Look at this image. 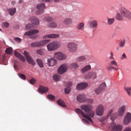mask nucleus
I'll return each mask as SVG.
<instances>
[{"label": "nucleus", "mask_w": 131, "mask_h": 131, "mask_svg": "<svg viewBox=\"0 0 131 131\" xmlns=\"http://www.w3.org/2000/svg\"><path fill=\"white\" fill-rule=\"evenodd\" d=\"M53 79L56 81H58L60 78V75L55 74L53 76Z\"/></svg>", "instance_id": "34"}, {"label": "nucleus", "mask_w": 131, "mask_h": 131, "mask_svg": "<svg viewBox=\"0 0 131 131\" xmlns=\"http://www.w3.org/2000/svg\"><path fill=\"white\" fill-rule=\"evenodd\" d=\"M22 2V0H19L18 3L19 4H21Z\"/></svg>", "instance_id": "63"}, {"label": "nucleus", "mask_w": 131, "mask_h": 131, "mask_svg": "<svg viewBox=\"0 0 131 131\" xmlns=\"http://www.w3.org/2000/svg\"><path fill=\"white\" fill-rule=\"evenodd\" d=\"M85 96L84 95H79L77 97L76 100L78 102H85Z\"/></svg>", "instance_id": "19"}, {"label": "nucleus", "mask_w": 131, "mask_h": 131, "mask_svg": "<svg viewBox=\"0 0 131 131\" xmlns=\"http://www.w3.org/2000/svg\"><path fill=\"white\" fill-rule=\"evenodd\" d=\"M126 58V57L125 54L124 53H123L122 54L121 58V59H123L124 58Z\"/></svg>", "instance_id": "60"}, {"label": "nucleus", "mask_w": 131, "mask_h": 131, "mask_svg": "<svg viewBox=\"0 0 131 131\" xmlns=\"http://www.w3.org/2000/svg\"><path fill=\"white\" fill-rule=\"evenodd\" d=\"M36 53L40 55H43L44 54L43 50L42 49H41L37 50L36 51Z\"/></svg>", "instance_id": "38"}, {"label": "nucleus", "mask_w": 131, "mask_h": 131, "mask_svg": "<svg viewBox=\"0 0 131 131\" xmlns=\"http://www.w3.org/2000/svg\"><path fill=\"white\" fill-rule=\"evenodd\" d=\"M104 111V107L102 104H99L96 106L95 110L96 115L99 116L103 115Z\"/></svg>", "instance_id": "6"}, {"label": "nucleus", "mask_w": 131, "mask_h": 131, "mask_svg": "<svg viewBox=\"0 0 131 131\" xmlns=\"http://www.w3.org/2000/svg\"><path fill=\"white\" fill-rule=\"evenodd\" d=\"M81 108L85 112L88 113V115L93 118L95 115V113L93 110L92 106L90 105H82L80 106Z\"/></svg>", "instance_id": "2"}, {"label": "nucleus", "mask_w": 131, "mask_h": 131, "mask_svg": "<svg viewBox=\"0 0 131 131\" xmlns=\"http://www.w3.org/2000/svg\"><path fill=\"white\" fill-rule=\"evenodd\" d=\"M91 68L90 65L89 64L85 66L81 69V72L82 73L85 72L90 70Z\"/></svg>", "instance_id": "28"}, {"label": "nucleus", "mask_w": 131, "mask_h": 131, "mask_svg": "<svg viewBox=\"0 0 131 131\" xmlns=\"http://www.w3.org/2000/svg\"><path fill=\"white\" fill-rule=\"evenodd\" d=\"M14 40L17 42L20 43L21 41V39L19 38H15L14 39Z\"/></svg>", "instance_id": "51"}, {"label": "nucleus", "mask_w": 131, "mask_h": 131, "mask_svg": "<svg viewBox=\"0 0 131 131\" xmlns=\"http://www.w3.org/2000/svg\"><path fill=\"white\" fill-rule=\"evenodd\" d=\"M114 21V18H108L107 19V24L108 25H111L112 24Z\"/></svg>", "instance_id": "36"}, {"label": "nucleus", "mask_w": 131, "mask_h": 131, "mask_svg": "<svg viewBox=\"0 0 131 131\" xmlns=\"http://www.w3.org/2000/svg\"><path fill=\"white\" fill-rule=\"evenodd\" d=\"M124 90L127 92L129 95H130L131 87L128 88H124Z\"/></svg>", "instance_id": "44"}, {"label": "nucleus", "mask_w": 131, "mask_h": 131, "mask_svg": "<svg viewBox=\"0 0 131 131\" xmlns=\"http://www.w3.org/2000/svg\"><path fill=\"white\" fill-rule=\"evenodd\" d=\"M112 69H114L115 71H117L118 70V69L116 68H115L113 66L112 67Z\"/></svg>", "instance_id": "61"}, {"label": "nucleus", "mask_w": 131, "mask_h": 131, "mask_svg": "<svg viewBox=\"0 0 131 131\" xmlns=\"http://www.w3.org/2000/svg\"><path fill=\"white\" fill-rule=\"evenodd\" d=\"M82 120L84 121V123L85 124H89V122L88 121H87V120H86V119H83Z\"/></svg>", "instance_id": "59"}, {"label": "nucleus", "mask_w": 131, "mask_h": 131, "mask_svg": "<svg viewBox=\"0 0 131 131\" xmlns=\"http://www.w3.org/2000/svg\"><path fill=\"white\" fill-rule=\"evenodd\" d=\"M36 61L40 67L42 68L43 67V65L41 59H37L36 60Z\"/></svg>", "instance_id": "35"}, {"label": "nucleus", "mask_w": 131, "mask_h": 131, "mask_svg": "<svg viewBox=\"0 0 131 131\" xmlns=\"http://www.w3.org/2000/svg\"><path fill=\"white\" fill-rule=\"evenodd\" d=\"M113 112V110H111L109 111V113H108V114L106 116V117L103 116L102 117H101V118H100L99 119V120L101 122H103L105 120H106L107 118L110 116L111 113H112Z\"/></svg>", "instance_id": "25"}, {"label": "nucleus", "mask_w": 131, "mask_h": 131, "mask_svg": "<svg viewBox=\"0 0 131 131\" xmlns=\"http://www.w3.org/2000/svg\"><path fill=\"white\" fill-rule=\"evenodd\" d=\"M50 41V40L49 39L43 40L31 43L30 45L32 47H41L44 46Z\"/></svg>", "instance_id": "3"}, {"label": "nucleus", "mask_w": 131, "mask_h": 131, "mask_svg": "<svg viewBox=\"0 0 131 131\" xmlns=\"http://www.w3.org/2000/svg\"><path fill=\"white\" fill-rule=\"evenodd\" d=\"M113 67V66H108L107 67V69L109 72H111L112 70V69Z\"/></svg>", "instance_id": "54"}, {"label": "nucleus", "mask_w": 131, "mask_h": 131, "mask_svg": "<svg viewBox=\"0 0 131 131\" xmlns=\"http://www.w3.org/2000/svg\"><path fill=\"white\" fill-rule=\"evenodd\" d=\"M77 28L79 30H83L84 28V24L82 22L80 23L77 26Z\"/></svg>", "instance_id": "31"}, {"label": "nucleus", "mask_w": 131, "mask_h": 131, "mask_svg": "<svg viewBox=\"0 0 131 131\" xmlns=\"http://www.w3.org/2000/svg\"><path fill=\"white\" fill-rule=\"evenodd\" d=\"M39 32V30H37L32 29L25 32L24 34V35L30 36L38 33Z\"/></svg>", "instance_id": "17"}, {"label": "nucleus", "mask_w": 131, "mask_h": 131, "mask_svg": "<svg viewBox=\"0 0 131 131\" xmlns=\"http://www.w3.org/2000/svg\"><path fill=\"white\" fill-rule=\"evenodd\" d=\"M125 43V40H121L119 43V47L120 48L124 47Z\"/></svg>", "instance_id": "30"}, {"label": "nucleus", "mask_w": 131, "mask_h": 131, "mask_svg": "<svg viewBox=\"0 0 131 131\" xmlns=\"http://www.w3.org/2000/svg\"><path fill=\"white\" fill-rule=\"evenodd\" d=\"M106 87V85L105 82H102L100 84L97 88L95 90V93L97 94H100L103 92Z\"/></svg>", "instance_id": "8"}, {"label": "nucleus", "mask_w": 131, "mask_h": 131, "mask_svg": "<svg viewBox=\"0 0 131 131\" xmlns=\"http://www.w3.org/2000/svg\"><path fill=\"white\" fill-rule=\"evenodd\" d=\"M48 98L51 100H54L55 98V96L51 94H50L48 95L47 96Z\"/></svg>", "instance_id": "41"}, {"label": "nucleus", "mask_w": 131, "mask_h": 131, "mask_svg": "<svg viewBox=\"0 0 131 131\" xmlns=\"http://www.w3.org/2000/svg\"><path fill=\"white\" fill-rule=\"evenodd\" d=\"M45 21L47 22H50L52 20V18L50 17H45L44 18Z\"/></svg>", "instance_id": "42"}, {"label": "nucleus", "mask_w": 131, "mask_h": 131, "mask_svg": "<svg viewBox=\"0 0 131 131\" xmlns=\"http://www.w3.org/2000/svg\"><path fill=\"white\" fill-rule=\"evenodd\" d=\"M18 62V61L17 60H15L14 61V63H16H16Z\"/></svg>", "instance_id": "64"}, {"label": "nucleus", "mask_w": 131, "mask_h": 131, "mask_svg": "<svg viewBox=\"0 0 131 131\" xmlns=\"http://www.w3.org/2000/svg\"><path fill=\"white\" fill-rule=\"evenodd\" d=\"M68 67L66 64H64L60 66L58 69V73L62 74L65 72L67 70Z\"/></svg>", "instance_id": "14"}, {"label": "nucleus", "mask_w": 131, "mask_h": 131, "mask_svg": "<svg viewBox=\"0 0 131 131\" xmlns=\"http://www.w3.org/2000/svg\"><path fill=\"white\" fill-rule=\"evenodd\" d=\"M41 0L42 1H43V2H50L51 1H52V0Z\"/></svg>", "instance_id": "62"}, {"label": "nucleus", "mask_w": 131, "mask_h": 131, "mask_svg": "<svg viewBox=\"0 0 131 131\" xmlns=\"http://www.w3.org/2000/svg\"><path fill=\"white\" fill-rule=\"evenodd\" d=\"M59 37V34H52L45 35L43 37V38L46 39L48 38H56Z\"/></svg>", "instance_id": "21"}, {"label": "nucleus", "mask_w": 131, "mask_h": 131, "mask_svg": "<svg viewBox=\"0 0 131 131\" xmlns=\"http://www.w3.org/2000/svg\"><path fill=\"white\" fill-rule=\"evenodd\" d=\"M57 102L60 106L63 107H66L67 106L64 101L61 99L57 101Z\"/></svg>", "instance_id": "27"}, {"label": "nucleus", "mask_w": 131, "mask_h": 131, "mask_svg": "<svg viewBox=\"0 0 131 131\" xmlns=\"http://www.w3.org/2000/svg\"><path fill=\"white\" fill-rule=\"evenodd\" d=\"M90 27L91 28L95 29L97 28V21L96 20H92L89 22Z\"/></svg>", "instance_id": "18"}, {"label": "nucleus", "mask_w": 131, "mask_h": 131, "mask_svg": "<svg viewBox=\"0 0 131 131\" xmlns=\"http://www.w3.org/2000/svg\"><path fill=\"white\" fill-rule=\"evenodd\" d=\"M86 59V56H81L78 58L76 59V60L77 61H83L85 60Z\"/></svg>", "instance_id": "33"}, {"label": "nucleus", "mask_w": 131, "mask_h": 131, "mask_svg": "<svg viewBox=\"0 0 131 131\" xmlns=\"http://www.w3.org/2000/svg\"><path fill=\"white\" fill-rule=\"evenodd\" d=\"M70 91V89L69 88H67L65 89L64 92L65 94H69Z\"/></svg>", "instance_id": "47"}, {"label": "nucleus", "mask_w": 131, "mask_h": 131, "mask_svg": "<svg viewBox=\"0 0 131 131\" xmlns=\"http://www.w3.org/2000/svg\"><path fill=\"white\" fill-rule=\"evenodd\" d=\"M70 66L72 68L75 69H77L79 67L78 64L77 63H75L71 64Z\"/></svg>", "instance_id": "39"}, {"label": "nucleus", "mask_w": 131, "mask_h": 131, "mask_svg": "<svg viewBox=\"0 0 131 131\" xmlns=\"http://www.w3.org/2000/svg\"><path fill=\"white\" fill-rule=\"evenodd\" d=\"M14 54L16 57H18L22 62H25L26 61V60L24 57L18 52L17 51H15Z\"/></svg>", "instance_id": "22"}, {"label": "nucleus", "mask_w": 131, "mask_h": 131, "mask_svg": "<svg viewBox=\"0 0 131 131\" xmlns=\"http://www.w3.org/2000/svg\"><path fill=\"white\" fill-rule=\"evenodd\" d=\"M14 68L16 70H18V67L17 65L16 64V63H14Z\"/></svg>", "instance_id": "58"}, {"label": "nucleus", "mask_w": 131, "mask_h": 131, "mask_svg": "<svg viewBox=\"0 0 131 131\" xmlns=\"http://www.w3.org/2000/svg\"><path fill=\"white\" fill-rule=\"evenodd\" d=\"M72 85V83L71 82H69L67 83V86L68 87H70Z\"/></svg>", "instance_id": "57"}, {"label": "nucleus", "mask_w": 131, "mask_h": 131, "mask_svg": "<svg viewBox=\"0 0 131 131\" xmlns=\"http://www.w3.org/2000/svg\"><path fill=\"white\" fill-rule=\"evenodd\" d=\"M56 60L54 58H51L48 59L47 60V63L49 67H53L57 64Z\"/></svg>", "instance_id": "16"}, {"label": "nucleus", "mask_w": 131, "mask_h": 131, "mask_svg": "<svg viewBox=\"0 0 131 131\" xmlns=\"http://www.w3.org/2000/svg\"><path fill=\"white\" fill-rule=\"evenodd\" d=\"M111 125L113 131H121L122 129V126L120 124L115 125V123L113 122L111 123Z\"/></svg>", "instance_id": "11"}, {"label": "nucleus", "mask_w": 131, "mask_h": 131, "mask_svg": "<svg viewBox=\"0 0 131 131\" xmlns=\"http://www.w3.org/2000/svg\"><path fill=\"white\" fill-rule=\"evenodd\" d=\"M24 53L28 62L33 66L35 64V63L33 58L30 57L29 53L26 51H25Z\"/></svg>", "instance_id": "9"}, {"label": "nucleus", "mask_w": 131, "mask_h": 131, "mask_svg": "<svg viewBox=\"0 0 131 131\" xmlns=\"http://www.w3.org/2000/svg\"><path fill=\"white\" fill-rule=\"evenodd\" d=\"M112 110H113V111L114 110L113 109H112ZM117 113H115L112 115L111 114L110 116H111L110 119L112 121H114L117 117Z\"/></svg>", "instance_id": "32"}, {"label": "nucleus", "mask_w": 131, "mask_h": 131, "mask_svg": "<svg viewBox=\"0 0 131 131\" xmlns=\"http://www.w3.org/2000/svg\"><path fill=\"white\" fill-rule=\"evenodd\" d=\"M61 44L58 42H54L49 43L47 45V47L48 51H52L55 50L60 46Z\"/></svg>", "instance_id": "4"}, {"label": "nucleus", "mask_w": 131, "mask_h": 131, "mask_svg": "<svg viewBox=\"0 0 131 131\" xmlns=\"http://www.w3.org/2000/svg\"><path fill=\"white\" fill-rule=\"evenodd\" d=\"M36 81V80L35 78H31V79L30 80V83L32 84H34V83Z\"/></svg>", "instance_id": "49"}, {"label": "nucleus", "mask_w": 131, "mask_h": 131, "mask_svg": "<svg viewBox=\"0 0 131 131\" xmlns=\"http://www.w3.org/2000/svg\"><path fill=\"white\" fill-rule=\"evenodd\" d=\"M110 64L111 65L117 67H118L117 62L115 60H113L110 62Z\"/></svg>", "instance_id": "45"}, {"label": "nucleus", "mask_w": 131, "mask_h": 131, "mask_svg": "<svg viewBox=\"0 0 131 131\" xmlns=\"http://www.w3.org/2000/svg\"><path fill=\"white\" fill-rule=\"evenodd\" d=\"M131 122V114L129 113H127L123 120V123L125 125L129 124Z\"/></svg>", "instance_id": "13"}, {"label": "nucleus", "mask_w": 131, "mask_h": 131, "mask_svg": "<svg viewBox=\"0 0 131 131\" xmlns=\"http://www.w3.org/2000/svg\"><path fill=\"white\" fill-rule=\"evenodd\" d=\"M76 89L78 90L82 89L81 83L77 85Z\"/></svg>", "instance_id": "48"}, {"label": "nucleus", "mask_w": 131, "mask_h": 131, "mask_svg": "<svg viewBox=\"0 0 131 131\" xmlns=\"http://www.w3.org/2000/svg\"><path fill=\"white\" fill-rule=\"evenodd\" d=\"M29 20L32 24L35 25H38L39 24V20L36 17L33 16L29 18Z\"/></svg>", "instance_id": "20"}, {"label": "nucleus", "mask_w": 131, "mask_h": 131, "mask_svg": "<svg viewBox=\"0 0 131 131\" xmlns=\"http://www.w3.org/2000/svg\"><path fill=\"white\" fill-rule=\"evenodd\" d=\"M124 131H131V128L129 127H127Z\"/></svg>", "instance_id": "56"}, {"label": "nucleus", "mask_w": 131, "mask_h": 131, "mask_svg": "<svg viewBox=\"0 0 131 131\" xmlns=\"http://www.w3.org/2000/svg\"><path fill=\"white\" fill-rule=\"evenodd\" d=\"M72 22V20L71 18H65L63 21V23L66 25H69L71 24Z\"/></svg>", "instance_id": "26"}, {"label": "nucleus", "mask_w": 131, "mask_h": 131, "mask_svg": "<svg viewBox=\"0 0 131 131\" xmlns=\"http://www.w3.org/2000/svg\"><path fill=\"white\" fill-rule=\"evenodd\" d=\"M9 24L8 23L5 22L3 23V26L6 27H9Z\"/></svg>", "instance_id": "53"}, {"label": "nucleus", "mask_w": 131, "mask_h": 131, "mask_svg": "<svg viewBox=\"0 0 131 131\" xmlns=\"http://www.w3.org/2000/svg\"><path fill=\"white\" fill-rule=\"evenodd\" d=\"M93 100L91 99H85V102L89 103H93Z\"/></svg>", "instance_id": "50"}, {"label": "nucleus", "mask_w": 131, "mask_h": 131, "mask_svg": "<svg viewBox=\"0 0 131 131\" xmlns=\"http://www.w3.org/2000/svg\"><path fill=\"white\" fill-rule=\"evenodd\" d=\"M12 51L13 49L12 48L10 47L7 48L5 50V52L6 54H10L12 53Z\"/></svg>", "instance_id": "37"}, {"label": "nucleus", "mask_w": 131, "mask_h": 131, "mask_svg": "<svg viewBox=\"0 0 131 131\" xmlns=\"http://www.w3.org/2000/svg\"><path fill=\"white\" fill-rule=\"evenodd\" d=\"M116 18L118 20H121L124 19L131 18V12L124 7L119 9V13H118L116 15Z\"/></svg>", "instance_id": "1"}, {"label": "nucleus", "mask_w": 131, "mask_h": 131, "mask_svg": "<svg viewBox=\"0 0 131 131\" xmlns=\"http://www.w3.org/2000/svg\"><path fill=\"white\" fill-rule=\"evenodd\" d=\"M75 112L78 114H81L84 117L92 123H93V122L91 118L88 115L85 114L81 109L77 108L75 110Z\"/></svg>", "instance_id": "7"}, {"label": "nucleus", "mask_w": 131, "mask_h": 131, "mask_svg": "<svg viewBox=\"0 0 131 131\" xmlns=\"http://www.w3.org/2000/svg\"><path fill=\"white\" fill-rule=\"evenodd\" d=\"M9 14L11 15H13L16 12V8H13L11 9H8Z\"/></svg>", "instance_id": "29"}, {"label": "nucleus", "mask_w": 131, "mask_h": 131, "mask_svg": "<svg viewBox=\"0 0 131 131\" xmlns=\"http://www.w3.org/2000/svg\"><path fill=\"white\" fill-rule=\"evenodd\" d=\"M32 25L31 24H29L26 26V29H31L32 27Z\"/></svg>", "instance_id": "52"}, {"label": "nucleus", "mask_w": 131, "mask_h": 131, "mask_svg": "<svg viewBox=\"0 0 131 131\" xmlns=\"http://www.w3.org/2000/svg\"><path fill=\"white\" fill-rule=\"evenodd\" d=\"M126 107L125 106H123L120 107L118 110V116H122L125 110Z\"/></svg>", "instance_id": "24"}, {"label": "nucleus", "mask_w": 131, "mask_h": 131, "mask_svg": "<svg viewBox=\"0 0 131 131\" xmlns=\"http://www.w3.org/2000/svg\"><path fill=\"white\" fill-rule=\"evenodd\" d=\"M18 75L20 78L24 80H25L26 79V77L24 74H19Z\"/></svg>", "instance_id": "46"}, {"label": "nucleus", "mask_w": 131, "mask_h": 131, "mask_svg": "<svg viewBox=\"0 0 131 131\" xmlns=\"http://www.w3.org/2000/svg\"><path fill=\"white\" fill-rule=\"evenodd\" d=\"M38 10L36 12V13L38 14H40L44 12V9L45 8V6L44 3H40L37 6Z\"/></svg>", "instance_id": "10"}, {"label": "nucleus", "mask_w": 131, "mask_h": 131, "mask_svg": "<svg viewBox=\"0 0 131 131\" xmlns=\"http://www.w3.org/2000/svg\"><path fill=\"white\" fill-rule=\"evenodd\" d=\"M54 56L57 59L60 60L64 59L66 58L65 55L60 52H58L55 53Z\"/></svg>", "instance_id": "15"}, {"label": "nucleus", "mask_w": 131, "mask_h": 131, "mask_svg": "<svg viewBox=\"0 0 131 131\" xmlns=\"http://www.w3.org/2000/svg\"><path fill=\"white\" fill-rule=\"evenodd\" d=\"M96 73L95 72H90L85 75L84 78L86 79H94L96 78Z\"/></svg>", "instance_id": "12"}, {"label": "nucleus", "mask_w": 131, "mask_h": 131, "mask_svg": "<svg viewBox=\"0 0 131 131\" xmlns=\"http://www.w3.org/2000/svg\"><path fill=\"white\" fill-rule=\"evenodd\" d=\"M56 24L55 23L52 22L50 23L48 25V26L50 28H53L56 27Z\"/></svg>", "instance_id": "40"}, {"label": "nucleus", "mask_w": 131, "mask_h": 131, "mask_svg": "<svg viewBox=\"0 0 131 131\" xmlns=\"http://www.w3.org/2000/svg\"><path fill=\"white\" fill-rule=\"evenodd\" d=\"M67 47L70 52H75L78 48L77 42H69L68 43Z\"/></svg>", "instance_id": "5"}, {"label": "nucleus", "mask_w": 131, "mask_h": 131, "mask_svg": "<svg viewBox=\"0 0 131 131\" xmlns=\"http://www.w3.org/2000/svg\"><path fill=\"white\" fill-rule=\"evenodd\" d=\"M82 86V89H83L86 87L88 85L87 83L86 82H83L81 83Z\"/></svg>", "instance_id": "43"}, {"label": "nucleus", "mask_w": 131, "mask_h": 131, "mask_svg": "<svg viewBox=\"0 0 131 131\" xmlns=\"http://www.w3.org/2000/svg\"><path fill=\"white\" fill-rule=\"evenodd\" d=\"M110 54L111 56L109 57V58L111 59L114 60V58L113 57V54L112 52H110Z\"/></svg>", "instance_id": "55"}, {"label": "nucleus", "mask_w": 131, "mask_h": 131, "mask_svg": "<svg viewBox=\"0 0 131 131\" xmlns=\"http://www.w3.org/2000/svg\"><path fill=\"white\" fill-rule=\"evenodd\" d=\"M48 90V88L46 87L40 86L38 90V91L40 93H43L47 92Z\"/></svg>", "instance_id": "23"}]
</instances>
